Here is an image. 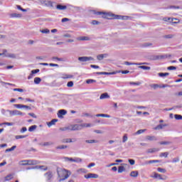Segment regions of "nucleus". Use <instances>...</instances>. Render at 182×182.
I'll list each match as a JSON object with an SVG mask.
<instances>
[{"label": "nucleus", "instance_id": "4c0bfd02", "mask_svg": "<svg viewBox=\"0 0 182 182\" xmlns=\"http://www.w3.org/2000/svg\"><path fill=\"white\" fill-rule=\"evenodd\" d=\"M168 73H159V76L161 77H164V76H168Z\"/></svg>", "mask_w": 182, "mask_h": 182}, {"label": "nucleus", "instance_id": "f257e3e1", "mask_svg": "<svg viewBox=\"0 0 182 182\" xmlns=\"http://www.w3.org/2000/svg\"><path fill=\"white\" fill-rule=\"evenodd\" d=\"M57 173L58 177H60L59 181H65L67 178H69L70 176V171L63 169V168H58L57 169Z\"/></svg>", "mask_w": 182, "mask_h": 182}, {"label": "nucleus", "instance_id": "7c9ffc66", "mask_svg": "<svg viewBox=\"0 0 182 182\" xmlns=\"http://www.w3.org/2000/svg\"><path fill=\"white\" fill-rule=\"evenodd\" d=\"M16 149V146H13L11 148L6 149V152L14 151Z\"/></svg>", "mask_w": 182, "mask_h": 182}, {"label": "nucleus", "instance_id": "79ce46f5", "mask_svg": "<svg viewBox=\"0 0 182 182\" xmlns=\"http://www.w3.org/2000/svg\"><path fill=\"white\" fill-rule=\"evenodd\" d=\"M104 58H105V55L104 54H100V55L97 56V59L98 60H103Z\"/></svg>", "mask_w": 182, "mask_h": 182}, {"label": "nucleus", "instance_id": "9b49d317", "mask_svg": "<svg viewBox=\"0 0 182 182\" xmlns=\"http://www.w3.org/2000/svg\"><path fill=\"white\" fill-rule=\"evenodd\" d=\"M78 60L80 62H87L89 60H93L92 57H79Z\"/></svg>", "mask_w": 182, "mask_h": 182}, {"label": "nucleus", "instance_id": "c9c22d12", "mask_svg": "<svg viewBox=\"0 0 182 182\" xmlns=\"http://www.w3.org/2000/svg\"><path fill=\"white\" fill-rule=\"evenodd\" d=\"M26 137H28L27 135H17L16 136V140H18V139H25Z\"/></svg>", "mask_w": 182, "mask_h": 182}, {"label": "nucleus", "instance_id": "864d4df0", "mask_svg": "<svg viewBox=\"0 0 182 182\" xmlns=\"http://www.w3.org/2000/svg\"><path fill=\"white\" fill-rule=\"evenodd\" d=\"M68 87H73V81H70L68 82L67 84Z\"/></svg>", "mask_w": 182, "mask_h": 182}, {"label": "nucleus", "instance_id": "a19ab883", "mask_svg": "<svg viewBox=\"0 0 182 182\" xmlns=\"http://www.w3.org/2000/svg\"><path fill=\"white\" fill-rule=\"evenodd\" d=\"M96 80H92V79H89L86 80V83L87 85H90V83H95Z\"/></svg>", "mask_w": 182, "mask_h": 182}, {"label": "nucleus", "instance_id": "0e129e2a", "mask_svg": "<svg viewBox=\"0 0 182 182\" xmlns=\"http://www.w3.org/2000/svg\"><path fill=\"white\" fill-rule=\"evenodd\" d=\"M170 144V142H168V141H161V142H159V144H161V146L167 145V144Z\"/></svg>", "mask_w": 182, "mask_h": 182}, {"label": "nucleus", "instance_id": "aec40b11", "mask_svg": "<svg viewBox=\"0 0 182 182\" xmlns=\"http://www.w3.org/2000/svg\"><path fill=\"white\" fill-rule=\"evenodd\" d=\"M139 176V171H133L130 173V176L131 177H137Z\"/></svg>", "mask_w": 182, "mask_h": 182}, {"label": "nucleus", "instance_id": "72a5a7b5", "mask_svg": "<svg viewBox=\"0 0 182 182\" xmlns=\"http://www.w3.org/2000/svg\"><path fill=\"white\" fill-rule=\"evenodd\" d=\"M126 169L124 168V166H119V168H118V173H122Z\"/></svg>", "mask_w": 182, "mask_h": 182}, {"label": "nucleus", "instance_id": "69168bd1", "mask_svg": "<svg viewBox=\"0 0 182 182\" xmlns=\"http://www.w3.org/2000/svg\"><path fill=\"white\" fill-rule=\"evenodd\" d=\"M65 159L75 163V159L73 158L65 157Z\"/></svg>", "mask_w": 182, "mask_h": 182}, {"label": "nucleus", "instance_id": "de8ad7c7", "mask_svg": "<svg viewBox=\"0 0 182 182\" xmlns=\"http://www.w3.org/2000/svg\"><path fill=\"white\" fill-rule=\"evenodd\" d=\"M16 7H17V9H19V11H22V12H26V9H22L21 6L17 5Z\"/></svg>", "mask_w": 182, "mask_h": 182}, {"label": "nucleus", "instance_id": "20e7f679", "mask_svg": "<svg viewBox=\"0 0 182 182\" xmlns=\"http://www.w3.org/2000/svg\"><path fill=\"white\" fill-rule=\"evenodd\" d=\"M23 161H26V163L23 164V166H36L38 164L36 160H24Z\"/></svg>", "mask_w": 182, "mask_h": 182}, {"label": "nucleus", "instance_id": "5fc2aeb1", "mask_svg": "<svg viewBox=\"0 0 182 182\" xmlns=\"http://www.w3.org/2000/svg\"><path fill=\"white\" fill-rule=\"evenodd\" d=\"M39 72H40V70H39V69H36V70H31V73H32L33 75H35V74H36V73H39Z\"/></svg>", "mask_w": 182, "mask_h": 182}, {"label": "nucleus", "instance_id": "0eeeda50", "mask_svg": "<svg viewBox=\"0 0 182 182\" xmlns=\"http://www.w3.org/2000/svg\"><path fill=\"white\" fill-rule=\"evenodd\" d=\"M14 107H16L17 109H28V110H32V108L28 105H23L21 104H16L14 105Z\"/></svg>", "mask_w": 182, "mask_h": 182}, {"label": "nucleus", "instance_id": "58836bf2", "mask_svg": "<svg viewBox=\"0 0 182 182\" xmlns=\"http://www.w3.org/2000/svg\"><path fill=\"white\" fill-rule=\"evenodd\" d=\"M98 141L95 139H90V140H86L85 143L88 144H93V143H97Z\"/></svg>", "mask_w": 182, "mask_h": 182}, {"label": "nucleus", "instance_id": "4be33fe9", "mask_svg": "<svg viewBox=\"0 0 182 182\" xmlns=\"http://www.w3.org/2000/svg\"><path fill=\"white\" fill-rule=\"evenodd\" d=\"M156 151H160V149L153 148V149H148V153H156Z\"/></svg>", "mask_w": 182, "mask_h": 182}, {"label": "nucleus", "instance_id": "338daca9", "mask_svg": "<svg viewBox=\"0 0 182 182\" xmlns=\"http://www.w3.org/2000/svg\"><path fill=\"white\" fill-rule=\"evenodd\" d=\"M99 23H100V22H99L96 20H94L92 21V25H99Z\"/></svg>", "mask_w": 182, "mask_h": 182}, {"label": "nucleus", "instance_id": "bb28decb", "mask_svg": "<svg viewBox=\"0 0 182 182\" xmlns=\"http://www.w3.org/2000/svg\"><path fill=\"white\" fill-rule=\"evenodd\" d=\"M64 149H68V146L61 145V146H56L57 150H63Z\"/></svg>", "mask_w": 182, "mask_h": 182}, {"label": "nucleus", "instance_id": "a211bd4d", "mask_svg": "<svg viewBox=\"0 0 182 182\" xmlns=\"http://www.w3.org/2000/svg\"><path fill=\"white\" fill-rule=\"evenodd\" d=\"M12 178H14V173H10L4 178L5 181H9L10 180H12Z\"/></svg>", "mask_w": 182, "mask_h": 182}, {"label": "nucleus", "instance_id": "cd10ccee", "mask_svg": "<svg viewBox=\"0 0 182 182\" xmlns=\"http://www.w3.org/2000/svg\"><path fill=\"white\" fill-rule=\"evenodd\" d=\"M78 41H90V38L87 36H82L78 38Z\"/></svg>", "mask_w": 182, "mask_h": 182}, {"label": "nucleus", "instance_id": "ea45409f", "mask_svg": "<svg viewBox=\"0 0 182 182\" xmlns=\"http://www.w3.org/2000/svg\"><path fill=\"white\" fill-rule=\"evenodd\" d=\"M5 124L6 126H14V123H12V122H4V123L1 124L0 126H4Z\"/></svg>", "mask_w": 182, "mask_h": 182}, {"label": "nucleus", "instance_id": "7ed1b4c3", "mask_svg": "<svg viewBox=\"0 0 182 182\" xmlns=\"http://www.w3.org/2000/svg\"><path fill=\"white\" fill-rule=\"evenodd\" d=\"M128 16L115 15L112 13H107V19H126Z\"/></svg>", "mask_w": 182, "mask_h": 182}, {"label": "nucleus", "instance_id": "473e14b6", "mask_svg": "<svg viewBox=\"0 0 182 182\" xmlns=\"http://www.w3.org/2000/svg\"><path fill=\"white\" fill-rule=\"evenodd\" d=\"M164 38L165 39H171L172 38H174V35H172V34L166 35V36H164Z\"/></svg>", "mask_w": 182, "mask_h": 182}, {"label": "nucleus", "instance_id": "2eb2a0df", "mask_svg": "<svg viewBox=\"0 0 182 182\" xmlns=\"http://www.w3.org/2000/svg\"><path fill=\"white\" fill-rule=\"evenodd\" d=\"M58 122V119H53V120H51L49 122H47V126H48V127H51V126H54V124Z\"/></svg>", "mask_w": 182, "mask_h": 182}, {"label": "nucleus", "instance_id": "13d9d810", "mask_svg": "<svg viewBox=\"0 0 182 182\" xmlns=\"http://www.w3.org/2000/svg\"><path fill=\"white\" fill-rule=\"evenodd\" d=\"M168 70H176V69H177L176 67H174V66H169L168 67Z\"/></svg>", "mask_w": 182, "mask_h": 182}, {"label": "nucleus", "instance_id": "6ab92c4d", "mask_svg": "<svg viewBox=\"0 0 182 182\" xmlns=\"http://www.w3.org/2000/svg\"><path fill=\"white\" fill-rule=\"evenodd\" d=\"M109 97H110V96H109V94H107V92L103 93L100 95V99L103 100V99H109Z\"/></svg>", "mask_w": 182, "mask_h": 182}, {"label": "nucleus", "instance_id": "423d86ee", "mask_svg": "<svg viewBox=\"0 0 182 182\" xmlns=\"http://www.w3.org/2000/svg\"><path fill=\"white\" fill-rule=\"evenodd\" d=\"M41 4L46 6L53 8V2H52L50 0H41Z\"/></svg>", "mask_w": 182, "mask_h": 182}, {"label": "nucleus", "instance_id": "e433bc0d", "mask_svg": "<svg viewBox=\"0 0 182 182\" xmlns=\"http://www.w3.org/2000/svg\"><path fill=\"white\" fill-rule=\"evenodd\" d=\"M157 171H159V173H166L167 171L163 168H157Z\"/></svg>", "mask_w": 182, "mask_h": 182}, {"label": "nucleus", "instance_id": "b1692460", "mask_svg": "<svg viewBox=\"0 0 182 182\" xmlns=\"http://www.w3.org/2000/svg\"><path fill=\"white\" fill-rule=\"evenodd\" d=\"M11 18H21L22 14H11Z\"/></svg>", "mask_w": 182, "mask_h": 182}, {"label": "nucleus", "instance_id": "f3484780", "mask_svg": "<svg viewBox=\"0 0 182 182\" xmlns=\"http://www.w3.org/2000/svg\"><path fill=\"white\" fill-rule=\"evenodd\" d=\"M72 77H73V75L63 74L61 79H72Z\"/></svg>", "mask_w": 182, "mask_h": 182}, {"label": "nucleus", "instance_id": "8fccbe9b", "mask_svg": "<svg viewBox=\"0 0 182 182\" xmlns=\"http://www.w3.org/2000/svg\"><path fill=\"white\" fill-rule=\"evenodd\" d=\"M128 139L127 138V134H125L122 139V143H126V141Z\"/></svg>", "mask_w": 182, "mask_h": 182}, {"label": "nucleus", "instance_id": "052dcab7", "mask_svg": "<svg viewBox=\"0 0 182 182\" xmlns=\"http://www.w3.org/2000/svg\"><path fill=\"white\" fill-rule=\"evenodd\" d=\"M163 21H164V22H168V21H171V18H170V17H164L163 18Z\"/></svg>", "mask_w": 182, "mask_h": 182}, {"label": "nucleus", "instance_id": "4468645a", "mask_svg": "<svg viewBox=\"0 0 182 182\" xmlns=\"http://www.w3.org/2000/svg\"><path fill=\"white\" fill-rule=\"evenodd\" d=\"M68 6H62L61 4H58L56 6V9H58V11H65V9H67Z\"/></svg>", "mask_w": 182, "mask_h": 182}, {"label": "nucleus", "instance_id": "2f4dec72", "mask_svg": "<svg viewBox=\"0 0 182 182\" xmlns=\"http://www.w3.org/2000/svg\"><path fill=\"white\" fill-rule=\"evenodd\" d=\"M164 126L166 125H164V124H159L158 126H156L154 129L155 130H161V129H163V127H164Z\"/></svg>", "mask_w": 182, "mask_h": 182}, {"label": "nucleus", "instance_id": "9d476101", "mask_svg": "<svg viewBox=\"0 0 182 182\" xmlns=\"http://www.w3.org/2000/svg\"><path fill=\"white\" fill-rule=\"evenodd\" d=\"M99 175L96 173H88L87 175H85V178H98Z\"/></svg>", "mask_w": 182, "mask_h": 182}, {"label": "nucleus", "instance_id": "39448f33", "mask_svg": "<svg viewBox=\"0 0 182 182\" xmlns=\"http://www.w3.org/2000/svg\"><path fill=\"white\" fill-rule=\"evenodd\" d=\"M10 116H23V113L19 110L9 111Z\"/></svg>", "mask_w": 182, "mask_h": 182}, {"label": "nucleus", "instance_id": "09e8293b", "mask_svg": "<svg viewBox=\"0 0 182 182\" xmlns=\"http://www.w3.org/2000/svg\"><path fill=\"white\" fill-rule=\"evenodd\" d=\"M146 129H139L136 132V134H141L142 133L145 132Z\"/></svg>", "mask_w": 182, "mask_h": 182}, {"label": "nucleus", "instance_id": "c03bdc74", "mask_svg": "<svg viewBox=\"0 0 182 182\" xmlns=\"http://www.w3.org/2000/svg\"><path fill=\"white\" fill-rule=\"evenodd\" d=\"M153 43H146L142 46L143 48H149V46H152Z\"/></svg>", "mask_w": 182, "mask_h": 182}, {"label": "nucleus", "instance_id": "c85d7f7f", "mask_svg": "<svg viewBox=\"0 0 182 182\" xmlns=\"http://www.w3.org/2000/svg\"><path fill=\"white\" fill-rule=\"evenodd\" d=\"M140 69H143L144 70H150L151 68L149 66H145V65H141L139 66Z\"/></svg>", "mask_w": 182, "mask_h": 182}, {"label": "nucleus", "instance_id": "4d7b16f0", "mask_svg": "<svg viewBox=\"0 0 182 182\" xmlns=\"http://www.w3.org/2000/svg\"><path fill=\"white\" fill-rule=\"evenodd\" d=\"M51 144H53L52 142H45L42 144V146H51Z\"/></svg>", "mask_w": 182, "mask_h": 182}, {"label": "nucleus", "instance_id": "a18cd8bd", "mask_svg": "<svg viewBox=\"0 0 182 182\" xmlns=\"http://www.w3.org/2000/svg\"><path fill=\"white\" fill-rule=\"evenodd\" d=\"M129 85H136V86H140V85H141V82H129Z\"/></svg>", "mask_w": 182, "mask_h": 182}, {"label": "nucleus", "instance_id": "f704fd0d", "mask_svg": "<svg viewBox=\"0 0 182 182\" xmlns=\"http://www.w3.org/2000/svg\"><path fill=\"white\" fill-rule=\"evenodd\" d=\"M36 127H37L36 125H32L28 128V132H34Z\"/></svg>", "mask_w": 182, "mask_h": 182}, {"label": "nucleus", "instance_id": "dca6fc26", "mask_svg": "<svg viewBox=\"0 0 182 182\" xmlns=\"http://www.w3.org/2000/svg\"><path fill=\"white\" fill-rule=\"evenodd\" d=\"M124 65H127V66H130L132 65H147V63H133L127 61L124 63Z\"/></svg>", "mask_w": 182, "mask_h": 182}, {"label": "nucleus", "instance_id": "ddd939ff", "mask_svg": "<svg viewBox=\"0 0 182 182\" xmlns=\"http://www.w3.org/2000/svg\"><path fill=\"white\" fill-rule=\"evenodd\" d=\"M68 112L65 109H60L58 111V117H62L63 116H65Z\"/></svg>", "mask_w": 182, "mask_h": 182}, {"label": "nucleus", "instance_id": "bf43d9fd", "mask_svg": "<svg viewBox=\"0 0 182 182\" xmlns=\"http://www.w3.org/2000/svg\"><path fill=\"white\" fill-rule=\"evenodd\" d=\"M50 31L48 28L41 31V33H49Z\"/></svg>", "mask_w": 182, "mask_h": 182}, {"label": "nucleus", "instance_id": "e2e57ef3", "mask_svg": "<svg viewBox=\"0 0 182 182\" xmlns=\"http://www.w3.org/2000/svg\"><path fill=\"white\" fill-rule=\"evenodd\" d=\"M151 87H152V89H157L159 86L157 84H153L151 85Z\"/></svg>", "mask_w": 182, "mask_h": 182}, {"label": "nucleus", "instance_id": "f03ea898", "mask_svg": "<svg viewBox=\"0 0 182 182\" xmlns=\"http://www.w3.org/2000/svg\"><path fill=\"white\" fill-rule=\"evenodd\" d=\"M92 124H74L71 126L70 130L76 131V130H82L83 127H90Z\"/></svg>", "mask_w": 182, "mask_h": 182}, {"label": "nucleus", "instance_id": "6e6d98bb", "mask_svg": "<svg viewBox=\"0 0 182 182\" xmlns=\"http://www.w3.org/2000/svg\"><path fill=\"white\" fill-rule=\"evenodd\" d=\"M128 161L131 164V166H134V163H136L134 159H129Z\"/></svg>", "mask_w": 182, "mask_h": 182}, {"label": "nucleus", "instance_id": "c756f323", "mask_svg": "<svg viewBox=\"0 0 182 182\" xmlns=\"http://www.w3.org/2000/svg\"><path fill=\"white\" fill-rule=\"evenodd\" d=\"M146 139L149 140V141H153V140H157L155 136H146Z\"/></svg>", "mask_w": 182, "mask_h": 182}, {"label": "nucleus", "instance_id": "412c9836", "mask_svg": "<svg viewBox=\"0 0 182 182\" xmlns=\"http://www.w3.org/2000/svg\"><path fill=\"white\" fill-rule=\"evenodd\" d=\"M73 141H76V139H74V141L72 139H64L62 140V143H73Z\"/></svg>", "mask_w": 182, "mask_h": 182}, {"label": "nucleus", "instance_id": "49530a36", "mask_svg": "<svg viewBox=\"0 0 182 182\" xmlns=\"http://www.w3.org/2000/svg\"><path fill=\"white\" fill-rule=\"evenodd\" d=\"M74 163H82V159L80 158H75Z\"/></svg>", "mask_w": 182, "mask_h": 182}, {"label": "nucleus", "instance_id": "680f3d73", "mask_svg": "<svg viewBox=\"0 0 182 182\" xmlns=\"http://www.w3.org/2000/svg\"><path fill=\"white\" fill-rule=\"evenodd\" d=\"M14 92H23V89H21V88H14Z\"/></svg>", "mask_w": 182, "mask_h": 182}, {"label": "nucleus", "instance_id": "3c124183", "mask_svg": "<svg viewBox=\"0 0 182 182\" xmlns=\"http://www.w3.org/2000/svg\"><path fill=\"white\" fill-rule=\"evenodd\" d=\"M53 60H58L59 62H62L63 58H59L58 57H53Z\"/></svg>", "mask_w": 182, "mask_h": 182}, {"label": "nucleus", "instance_id": "f8f14e48", "mask_svg": "<svg viewBox=\"0 0 182 182\" xmlns=\"http://www.w3.org/2000/svg\"><path fill=\"white\" fill-rule=\"evenodd\" d=\"M151 178H159V180H165L166 178H163L161 174L154 172V175L151 176Z\"/></svg>", "mask_w": 182, "mask_h": 182}, {"label": "nucleus", "instance_id": "603ef678", "mask_svg": "<svg viewBox=\"0 0 182 182\" xmlns=\"http://www.w3.org/2000/svg\"><path fill=\"white\" fill-rule=\"evenodd\" d=\"M175 119L176 120H181L182 119V116L181 115H178V114H175Z\"/></svg>", "mask_w": 182, "mask_h": 182}, {"label": "nucleus", "instance_id": "6e6552de", "mask_svg": "<svg viewBox=\"0 0 182 182\" xmlns=\"http://www.w3.org/2000/svg\"><path fill=\"white\" fill-rule=\"evenodd\" d=\"M94 15H102V18L104 19H107V13H105L103 11H94Z\"/></svg>", "mask_w": 182, "mask_h": 182}, {"label": "nucleus", "instance_id": "774afa93", "mask_svg": "<svg viewBox=\"0 0 182 182\" xmlns=\"http://www.w3.org/2000/svg\"><path fill=\"white\" fill-rule=\"evenodd\" d=\"M28 116H31V117H33V119H36V114L34 113H28Z\"/></svg>", "mask_w": 182, "mask_h": 182}, {"label": "nucleus", "instance_id": "5701e85b", "mask_svg": "<svg viewBox=\"0 0 182 182\" xmlns=\"http://www.w3.org/2000/svg\"><path fill=\"white\" fill-rule=\"evenodd\" d=\"M41 82H42V79H41V77H36L34 78V83L36 85H39V83H41Z\"/></svg>", "mask_w": 182, "mask_h": 182}, {"label": "nucleus", "instance_id": "393cba45", "mask_svg": "<svg viewBox=\"0 0 182 182\" xmlns=\"http://www.w3.org/2000/svg\"><path fill=\"white\" fill-rule=\"evenodd\" d=\"M96 117H110V115L106 114H96Z\"/></svg>", "mask_w": 182, "mask_h": 182}, {"label": "nucleus", "instance_id": "37998d69", "mask_svg": "<svg viewBox=\"0 0 182 182\" xmlns=\"http://www.w3.org/2000/svg\"><path fill=\"white\" fill-rule=\"evenodd\" d=\"M160 162H161L160 160H151V161H149L148 164H153V163H160Z\"/></svg>", "mask_w": 182, "mask_h": 182}, {"label": "nucleus", "instance_id": "1a4fd4ad", "mask_svg": "<svg viewBox=\"0 0 182 182\" xmlns=\"http://www.w3.org/2000/svg\"><path fill=\"white\" fill-rule=\"evenodd\" d=\"M46 179L47 181H50L53 177V174H52V172L48 171L44 174Z\"/></svg>", "mask_w": 182, "mask_h": 182}, {"label": "nucleus", "instance_id": "a878e982", "mask_svg": "<svg viewBox=\"0 0 182 182\" xmlns=\"http://www.w3.org/2000/svg\"><path fill=\"white\" fill-rule=\"evenodd\" d=\"M159 157H165V159H167V157H168V152L161 153Z\"/></svg>", "mask_w": 182, "mask_h": 182}]
</instances>
